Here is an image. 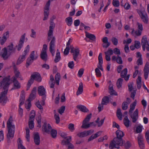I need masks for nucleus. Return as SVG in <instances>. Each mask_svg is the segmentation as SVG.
Returning <instances> with one entry per match:
<instances>
[{
	"mask_svg": "<svg viewBox=\"0 0 149 149\" xmlns=\"http://www.w3.org/2000/svg\"><path fill=\"white\" fill-rule=\"evenodd\" d=\"M92 113H90L87 115L83 121L82 123H88L90 120L92 116Z\"/></svg>",
	"mask_w": 149,
	"mask_h": 149,
	"instance_id": "58836bf2",
	"label": "nucleus"
},
{
	"mask_svg": "<svg viewBox=\"0 0 149 149\" xmlns=\"http://www.w3.org/2000/svg\"><path fill=\"white\" fill-rule=\"evenodd\" d=\"M105 118L103 119H101L100 121H99L100 120V118L98 117L97 118V120L95 121V122L97 123V126L98 127H101L103 124L104 121L105 119Z\"/></svg>",
	"mask_w": 149,
	"mask_h": 149,
	"instance_id": "c756f323",
	"label": "nucleus"
},
{
	"mask_svg": "<svg viewBox=\"0 0 149 149\" xmlns=\"http://www.w3.org/2000/svg\"><path fill=\"white\" fill-rule=\"evenodd\" d=\"M116 137L114 138L109 145L110 149H113L114 148L119 149L120 146H123V142L122 137L124 136V134L119 130L116 131Z\"/></svg>",
	"mask_w": 149,
	"mask_h": 149,
	"instance_id": "f03ea898",
	"label": "nucleus"
},
{
	"mask_svg": "<svg viewBox=\"0 0 149 149\" xmlns=\"http://www.w3.org/2000/svg\"><path fill=\"white\" fill-rule=\"evenodd\" d=\"M99 60L98 64H102L103 63V60L102 57V54L100 53L98 58Z\"/></svg>",
	"mask_w": 149,
	"mask_h": 149,
	"instance_id": "09e8293b",
	"label": "nucleus"
},
{
	"mask_svg": "<svg viewBox=\"0 0 149 149\" xmlns=\"http://www.w3.org/2000/svg\"><path fill=\"white\" fill-rule=\"evenodd\" d=\"M85 35L86 37L93 41H95L96 37L93 34L90 33L87 31H85Z\"/></svg>",
	"mask_w": 149,
	"mask_h": 149,
	"instance_id": "4be33fe9",
	"label": "nucleus"
},
{
	"mask_svg": "<svg viewBox=\"0 0 149 149\" xmlns=\"http://www.w3.org/2000/svg\"><path fill=\"white\" fill-rule=\"evenodd\" d=\"M117 116L118 118L120 120L122 119V114L121 112V110L120 109L118 108L117 111Z\"/></svg>",
	"mask_w": 149,
	"mask_h": 149,
	"instance_id": "473e14b6",
	"label": "nucleus"
},
{
	"mask_svg": "<svg viewBox=\"0 0 149 149\" xmlns=\"http://www.w3.org/2000/svg\"><path fill=\"white\" fill-rule=\"evenodd\" d=\"M13 120L12 116H10L7 122V128L8 132L7 137L9 140L12 139L14 136L15 127V125L13 123Z\"/></svg>",
	"mask_w": 149,
	"mask_h": 149,
	"instance_id": "7ed1b4c3",
	"label": "nucleus"
},
{
	"mask_svg": "<svg viewBox=\"0 0 149 149\" xmlns=\"http://www.w3.org/2000/svg\"><path fill=\"white\" fill-rule=\"evenodd\" d=\"M32 79L35 80L38 82H40L42 80L41 77L39 73L35 72L31 76Z\"/></svg>",
	"mask_w": 149,
	"mask_h": 149,
	"instance_id": "4468645a",
	"label": "nucleus"
},
{
	"mask_svg": "<svg viewBox=\"0 0 149 149\" xmlns=\"http://www.w3.org/2000/svg\"><path fill=\"white\" fill-rule=\"evenodd\" d=\"M77 107L80 110L84 112H88L89 111L88 109L86 107L83 105H79L77 106Z\"/></svg>",
	"mask_w": 149,
	"mask_h": 149,
	"instance_id": "393cba45",
	"label": "nucleus"
},
{
	"mask_svg": "<svg viewBox=\"0 0 149 149\" xmlns=\"http://www.w3.org/2000/svg\"><path fill=\"white\" fill-rule=\"evenodd\" d=\"M87 123H82V125L81 127L82 128L87 129L89 128L91 125L93 123V122H90V123L86 124Z\"/></svg>",
	"mask_w": 149,
	"mask_h": 149,
	"instance_id": "f704fd0d",
	"label": "nucleus"
},
{
	"mask_svg": "<svg viewBox=\"0 0 149 149\" xmlns=\"http://www.w3.org/2000/svg\"><path fill=\"white\" fill-rule=\"evenodd\" d=\"M84 68H82L79 69L78 72V76L81 77L82 74L84 73Z\"/></svg>",
	"mask_w": 149,
	"mask_h": 149,
	"instance_id": "0e129e2a",
	"label": "nucleus"
},
{
	"mask_svg": "<svg viewBox=\"0 0 149 149\" xmlns=\"http://www.w3.org/2000/svg\"><path fill=\"white\" fill-rule=\"evenodd\" d=\"M136 104V100L132 103L130 105V109L129 110V114L131 118L132 119V122L135 123L137 120L138 117L139 111L137 109H136L133 114H132V111L135 108Z\"/></svg>",
	"mask_w": 149,
	"mask_h": 149,
	"instance_id": "20e7f679",
	"label": "nucleus"
},
{
	"mask_svg": "<svg viewBox=\"0 0 149 149\" xmlns=\"http://www.w3.org/2000/svg\"><path fill=\"white\" fill-rule=\"evenodd\" d=\"M109 101V98L108 97L105 96L102 99L101 103L102 105H106Z\"/></svg>",
	"mask_w": 149,
	"mask_h": 149,
	"instance_id": "bb28decb",
	"label": "nucleus"
},
{
	"mask_svg": "<svg viewBox=\"0 0 149 149\" xmlns=\"http://www.w3.org/2000/svg\"><path fill=\"white\" fill-rule=\"evenodd\" d=\"M26 138L27 139L28 141H29L30 139V130L29 128L28 127H27L26 128Z\"/></svg>",
	"mask_w": 149,
	"mask_h": 149,
	"instance_id": "37998d69",
	"label": "nucleus"
},
{
	"mask_svg": "<svg viewBox=\"0 0 149 149\" xmlns=\"http://www.w3.org/2000/svg\"><path fill=\"white\" fill-rule=\"evenodd\" d=\"M60 73L58 72L56 73L55 77L56 84L58 85H59V80L60 79Z\"/></svg>",
	"mask_w": 149,
	"mask_h": 149,
	"instance_id": "72a5a7b5",
	"label": "nucleus"
},
{
	"mask_svg": "<svg viewBox=\"0 0 149 149\" xmlns=\"http://www.w3.org/2000/svg\"><path fill=\"white\" fill-rule=\"evenodd\" d=\"M25 58L24 57L20 56L17 61V64L18 65L22 63L25 59Z\"/></svg>",
	"mask_w": 149,
	"mask_h": 149,
	"instance_id": "a18cd8bd",
	"label": "nucleus"
},
{
	"mask_svg": "<svg viewBox=\"0 0 149 149\" xmlns=\"http://www.w3.org/2000/svg\"><path fill=\"white\" fill-rule=\"evenodd\" d=\"M10 55L8 53L7 49L6 47H5L2 49L1 56V57L4 60H5L7 59Z\"/></svg>",
	"mask_w": 149,
	"mask_h": 149,
	"instance_id": "9b49d317",
	"label": "nucleus"
},
{
	"mask_svg": "<svg viewBox=\"0 0 149 149\" xmlns=\"http://www.w3.org/2000/svg\"><path fill=\"white\" fill-rule=\"evenodd\" d=\"M70 52L72 53L73 58L75 61H77V58L79 54V49L77 47L74 48L72 45L70 46Z\"/></svg>",
	"mask_w": 149,
	"mask_h": 149,
	"instance_id": "423d86ee",
	"label": "nucleus"
},
{
	"mask_svg": "<svg viewBox=\"0 0 149 149\" xmlns=\"http://www.w3.org/2000/svg\"><path fill=\"white\" fill-rule=\"evenodd\" d=\"M25 100V94L24 91H22L20 95V105H22L24 103Z\"/></svg>",
	"mask_w": 149,
	"mask_h": 149,
	"instance_id": "a878e982",
	"label": "nucleus"
},
{
	"mask_svg": "<svg viewBox=\"0 0 149 149\" xmlns=\"http://www.w3.org/2000/svg\"><path fill=\"white\" fill-rule=\"evenodd\" d=\"M49 4L48 3H46L44 8V17L43 19V20L44 21L47 20L48 18L49 14Z\"/></svg>",
	"mask_w": 149,
	"mask_h": 149,
	"instance_id": "f8f14e48",
	"label": "nucleus"
},
{
	"mask_svg": "<svg viewBox=\"0 0 149 149\" xmlns=\"http://www.w3.org/2000/svg\"><path fill=\"white\" fill-rule=\"evenodd\" d=\"M124 123L126 127H129L130 121L127 116H126L124 119Z\"/></svg>",
	"mask_w": 149,
	"mask_h": 149,
	"instance_id": "2f4dec72",
	"label": "nucleus"
},
{
	"mask_svg": "<svg viewBox=\"0 0 149 149\" xmlns=\"http://www.w3.org/2000/svg\"><path fill=\"white\" fill-rule=\"evenodd\" d=\"M145 137L146 141L149 144V131L148 130L145 134Z\"/></svg>",
	"mask_w": 149,
	"mask_h": 149,
	"instance_id": "774afa93",
	"label": "nucleus"
},
{
	"mask_svg": "<svg viewBox=\"0 0 149 149\" xmlns=\"http://www.w3.org/2000/svg\"><path fill=\"white\" fill-rule=\"evenodd\" d=\"M34 141L36 144L39 145L40 143V137L38 132L35 134L34 135Z\"/></svg>",
	"mask_w": 149,
	"mask_h": 149,
	"instance_id": "412c9836",
	"label": "nucleus"
},
{
	"mask_svg": "<svg viewBox=\"0 0 149 149\" xmlns=\"http://www.w3.org/2000/svg\"><path fill=\"white\" fill-rule=\"evenodd\" d=\"M137 30L136 31L137 34L139 36H140L143 30V28L142 24L139 22L137 23Z\"/></svg>",
	"mask_w": 149,
	"mask_h": 149,
	"instance_id": "6ab92c4d",
	"label": "nucleus"
},
{
	"mask_svg": "<svg viewBox=\"0 0 149 149\" xmlns=\"http://www.w3.org/2000/svg\"><path fill=\"white\" fill-rule=\"evenodd\" d=\"M47 45L45 44H44L40 56L41 59L45 62L48 60V55L47 52Z\"/></svg>",
	"mask_w": 149,
	"mask_h": 149,
	"instance_id": "0eeeda50",
	"label": "nucleus"
},
{
	"mask_svg": "<svg viewBox=\"0 0 149 149\" xmlns=\"http://www.w3.org/2000/svg\"><path fill=\"white\" fill-rule=\"evenodd\" d=\"M35 56V51H33L31 53L29 57V58H31V59H33L34 60H36L37 58V57H34Z\"/></svg>",
	"mask_w": 149,
	"mask_h": 149,
	"instance_id": "13d9d810",
	"label": "nucleus"
},
{
	"mask_svg": "<svg viewBox=\"0 0 149 149\" xmlns=\"http://www.w3.org/2000/svg\"><path fill=\"white\" fill-rule=\"evenodd\" d=\"M51 130V134L52 137L54 138H55L57 134L56 131L55 130L52 129Z\"/></svg>",
	"mask_w": 149,
	"mask_h": 149,
	"instance_id": "c03bdc74",
	"label": "nucleus"
},
{
	"mask_svg": "<svg viewBox=\"0 0 149 149\" xmlns=\"http://www.w3.org/2000/svg\"><path fill=\"white\" fill-rule=\"evenodd\" d=\"M68 128L70 131L72 132L74 130V125L72 123H70L68 125Z\"/></svg>",
	"mask_w": 149,
	"mask_h": 149,
	"instance_id": "6e6d98bb",
	"label": "nucleus"
},
{
	"mask_svg": "<svg viewBox=\"0 0 149 149\" xmlns=\"http://www.w3.org/2000/svg\"><path fill=\"white\" fill-rule=\"evenodd\" d=\"M29 125L30 129L32 130L34 127V123L33 121H29Z\"/></svg>",
	"mask_w": 149,
	"mask_h": 149,
	"instance_id": "e2e57ef3",
	"label": "nucleus"
},
{
	"mask_svg": "<svg viewBox=\"0 0 149 149\" xmlns=\"http://www.w3.org/2000/svg\"><path fill=\"white\" fill-rule=\"evenodd\" d=\"M34 60L33 59H31V58H29V57L26 60V67L28 68L29 65H31Z\"/></svg>",
	"mask_w": 149,
	"mask_h": 149,
	"instance_id": "79ce46f5",
	"label": "nucleus"
},
{
	"mask_svg": "<svg viewBox=\"0 0 149 149\" xmlns=\"http://www.w3.org/2000/svg\"><path fill=\"white\" fill-rule=\"evenodd\" d=\"M68 66L70 68L73 69L74 66V62L71 61L69 62L68 64Z\"/></svg>",
	"mask_w": 149,
	"mask_h": 149,
	"instance_id": "69168bd1",
	"label": "nucleus"
},
{
	"mask_svg": "<svg viewBox=\"0 0 149 149\" xmlns=\"http://www.w3.org/2000/svg\"><path fill=\"white\" fill-rule=\"evenodd\" d=\"M113 51L111 49H109L107 52H105V54L111 56L113 54Z\"/></svg>",
	"mask_w": 149,
	"mask_h": 149,
	"instance_id": "338daca9",
	"label": "nucleus"
},
{
	"mask_svg": "<svg viewBox=\"0 0 149 149\" xmlns=\"http://www.w3.org/2000/svg\"><path fill=\"white\" fill-rule=\"evenodd\" d=\"M36 93H31L28 99L29 101H31V100H33L36 97Z\"/></svg>",
	"mask_w": 149,
	"mask_h": 149,
	"instance_id": "603ef678",
	"label": "nucleus"
},
{
	"mask_svg": "<svg viewBox=\"0 0 149 149\" xmlns=\"http://www.w3.org/2000/svg\"><path fill=\"white\" fill-rule=\"evenodd\" d=\"M55 38L53 36L49 44V50L52 56H54L55 55V51L54 48L55 45Z\"/></svg>",
	"mask_w": 149,
	"mask_h": 149,
	"instance_id": "6e6552de",
	"label": "nucleus"
},
{
	"mask_svg": "<svg viewBox=\"0 0 149 149\" xmlns=\"http://www.w3.org/2000/svg\"><path fill=\"white\" fill-rule=\"evenodd\" d=\"M134 45L135 48L136 49H139L141 47V43L139 41H135Z\"/></svg>",
	"mask_w": 149,
	"mask_h": 149,
	"instance_id": "4d7b16f0",
	"label": "nucleus"
},
{
	"mask_svg": "<svg viewBox=\"0 0 149 149\" xmlns=\"http://www.w3.org/2000/svg\"><path fill=\"white\" fill-rule=\"evenodd\" d=\"M38 94L40 96L44 95L46 93L45 90L43 86H40L38 88Z\"/></svg>",
	"mask_w": 149,
	"mask_h": 149,
	"instance_id": "aec40b11",
	"label": "nucleus"
},
{
	"mask_svg": "<svg viewBox=\"0 0 149 149\" xmlns=\"http://www.w3.org/2000/svg\"><path fill=\"white\" fill-rule=\"evenodd\" d=\"M116 62L119 64H122L123 63V61L121 57L118 55L117 56Z\"/></svg>",
	"mask_w": 149,
	"mask_h": 149,
	"instance_id": "bf43d9fd",
	"label": "nucleus"
},
{
	"mask_svg": "<svg viewBox=\"0 0 149 149\" xmlns=\"http://www.w3.org/2000/svg\"><path fill=\"white\" fill-rule=\"evenodd\" d=\"M55 27V24L53 22L52 19L50 21V26L49 27V30L48 32H52L53 33V29Z\"/></svg>",
	"mask_w": 149,
	"mask_h": 149,
	"instance_id": "c85d7f7f",
	"label": "nucleus"
},
{
	"mask_svg": "<svg viewBox=\"0 0 149 149\" xmlns=\"http://www.w3.org/2000/svg\"><path fill=\"white\" fill-rule=\"evenodd\" d=\"M83 84L82 82H81L79 84V86L77 92V95H78L81 94L83 91Z\"/></svg>",
	"mask_w": 149,
	"mask_h": 149,
	"instance_id": "b1692460",
	"label": "nucleus"
},
{
	"mask_svg": "<svg viewBox=\"0 0 149 149\" xmlns=\"http://www.w3.org/2000/svg\"><path fill=\"white\" fill-rule=\"evenodd\" d=\"M137 11L142 21L145 24H147L148 22V18L147 14L145 11H142L139 9Z\"/></svg>",
	"mask_w": 149,
	"mask_h": 149,
	"instance_id": "39448f33",
	"label": "nucleus"
},
{
	"mask_svg": "<svg viewBox=\"0 0 149 149\" xmlns=\"http://www.w3.org/2000/svg\"><path fill=\"white\" fill-rule=\"evenodd\" d=\"M30 101H29L27 100L25 102V107L28 111H29L30 110V108L31 106V104Z\"/></svg>",
	"mask_w": 149,
	"mask_h": 149,
	"instance_id": "ea45409f",
	"label": "nucleus"
},
{
	"mask_svg": "<svg viewBox=\"0 0 149 149\" xmlns=\"http://www.w3.org/2000/svg\"><path fill=\"white\" fill-rule=\"evenodd\" d=\"M65 21L68 26H70L72 24V19L71 17H69L66 18Z\"/></svg>",
	"mask_w": 149,
	"mask_h": 149,
	"instance_id": "c9c22d12",
	"label": "nucleus"
},
{
	"mask_svg": "<svg viewBox=\"0 0 149 149\" xmlns=\"http://www.w3.org/2000/svg\"><path fill=\"white\" fill-rule=\"evenodd\" d=\"M127 72V68H125L121 72L120 76L122 78H124L126 81H127L129 79L130 75L128 74L126 76Z\"/></svg>",
	"mask_w": 149,
	"mask_h": 149,
	"instance_id": "f3484780",
	"label": "nucleus"
},
{
	"mask_svg": "<svg viewBox=\"0 0 149 149\" xmlns=\"http://www.w3.org/2000/svg\"><path fill=\"white\" fill-rule=\"evenodd\" d=\"M25 36L26 34L24 33L21 36L18 45L16 46L17 47V49L18 51L20 50L23 46Z\"/></svg>",
	"mask_w": 149,
	"mask_h": 149,
	"instance_id": "9d476101",
	"label": "nucleus"
},
{
	"mask_svg": "<svg viewBox=\"0 0 149 149\" xmlns=\"http://www.w3.org/2000/svg\"><path fill=\"white\" fill-rule=\"evenodd\" d=\"M13 66L14 67V73L15 74V76H14L13 77H15L17 79V78H18L21 75L20 74V72L17 70L16 67L14 63H13Z\"/></svg>",
	"mask_w": 149,
	"mask_h": 149,
	"instance_id": "cd10ccee",
	"label": "nucleus"
},
{
	"mask_svg": "<svg viewBox=\"0 0 149 149\" xmlns=\"http://www.w3.org/2000/svg\"><path fill=\"white\" fill-rule=\"evenodd\" d=\"M65 110V107L62 106L61 108L58 110V112L61 114H62L64 112Z\"/></svg>",
	"mask_w": 149,
	"mask_h": 149,
	"instance_id": "680f3d73",
	"label": "nucleus"
},
{
	"mask_svg": "<svg viewBox=\"0 0 149 149\" xmlns=\"http://www.w3.org/2000/svg\"><path fill=\"white\" fill-rule=\"evenodd\" d=\"M61 58L60 53H56L55 58L54 60V62L55 63L58 62L60 60Z\"/></svg>",
	"mask_w": 149,
	"mask_h": 149,
	"instance_id": "4c0bfd02",
	"label": "nucleus"
},
{
	"mask_svg": "<svg viewBox=\"0 0 149 149\" xmlns=\"http://www.w3.org/2000/svg\"><path fill=\"white\" fill-rule=\"evenodd\" d=\"M112 4L115 7H118L120 5V3L118 0H113Z\"/></svg>",
	"mask_w": 149,
	"mask_h": 149,
	"instance_id": "8fccbe9b",
	"label": "nucleus"
},
{
	"mask_svg": "<svg viewBox=\"0 0 149 149\" xmlns=\"http://www.w3.org/2000/svg\"><path fill=\"white\" fill-rule=\"evenodd\" d=\"M137 139L138 143L143 141V136L141 134L138 135Z\"/></svg>",
	"mask_w": 149,
	"mask_h": 149,
	"instance_id": "052dcab7",
	"label": "nucleus"
},
{
	"mask_svg": "<svg viewBox=\"0 0 149 149\" xmlns=\"http://www.w3.org/2000/svg\"><path fill=\"white\" fill-rule=\"evenodd\" d=\"M141 78L139 76L136 80L137 87L138 89H139L141 86Z\"/></svg>",
	"mask_w": 149,
	"mask_h": 149,
	"instance_id": "7c9ffc66",
	"label": "nucleus"
},
{
	"mask_svg": "<svg viewBox=\"0 0 149 149\" xmlns=\"http://www.w3.org/2000/svg\"><path fill=\"white\" fill-rule=\"evenodd\" d=\"M113 44L115 45H117L118 44V40L115 37H113L111 39Z\"/></svg>",
	"mask_w": 149,
	"mask_h": 149,
	"instance_id": "de8ad7c7",
	"label": "nucleus"
},
{
	"mask_svg": "<svg viewBox=\"0 0 149 149\" xmlns=\"http://www.w3.org/2000/svg\"><path fill=\"white\" fill-rule=\"evenodd\" d=\"M12 80L14 83V87L12 89H18L20 88V83L18 82L16 79L15 77H13L12 78Z\"/></svg>",
	"mask_w": 149,
	"mask_h": 149,
	"instance_id": "2eb2a0df",
	"label": "nucleus"
},
{
	"mask_svg": "<svg viewBox=\"0 0 149 149\" xmlns=\"http://www.w3.org/2000/svg\"><path fill=\"white\" fill-rule=\"evenodd\" d=\"M123 81V79L121 78H120L118 80L117 82V85L118 88H120L121 87Z\"/></svg>",
	"mask_w": 149,
	"mask_h": 149,
	"instance_id": "e433bc0d",
	"label": "nucleus"
},
{
	"mask_svg": "<svg viewBox=\"0 0 149 149\" xmlns=\"http://www.w3.org/2000/svg\"><path fill=\"white\" fill-rule=\"evenodd\" d=\"M13 46L14 45L13 43L11 42L7 47H6L9 54H11L12 53H14L15 52V49L14 48Z\"/></svg>",
	"mask_w": 149,
	"mask_h": 149,
	"instance_id": "a211bd4d",
	"label": "nucleus"
},
{
	"mask_svg": "<svg viewBox=\"0 0 149 149\" xmlns=\"http://www.w3.org/2000/svg\"><path fill=\"white\" fill-rule=\"evenodd\" d=\"M86 131L81 132L77 134V136L79 137L82 138L86 136Z\"/></svg>",
	"mask_w": 149,
	"mask_h": 149,
	"instance_id": "864d4df0",
	"label": "nucleus"
},
{
	"mask_svg": "<svg viewBox=\"0 0 149 149\" xmlns=\"http://www.w3.org/2000/svg\"><path fill=\"white\" fill-rule=\"evenodd\" d=\"M9 32L7 31L3 34L2 37H0V42L1 45H3L6 42L9 38Z\"/></svg>",
	"mask_w": 149,
	"mask_h": 149,
	"instance_id": "1a4fd4ad",
	"label": "nucleus"
},
{
	"mask_svg": "<svg viewBox=\"0 0 149 149\" xmlns=\"http://www.w3.org/2000/svg\"><path fill=\"white\" fill-rule=\"evenodd\" d=\"M33 79L31 77L30 79L29 80L27 85V90H29L31 85L33 83Z\"/></svg>",
	"mask_w": 149,
	"mask_h": 149,
	"instance_id": "a19ab883",
	"label": "nucleus"
},
{
	"mask_svg": "<svg viewBox=\"0 0 149 149\" xmlns=\"http://www.w3.org/2000/svg\"><path fill=\"white\" fill-rule=\"evenodd\" d=\"M143 70L144 72L149 73V63L148 62L146 63Z\"/></svg>",
	"mask_w": 149,
	"mask_h": 149,
	"instance_id": "49530a36",
	"label": "nucleus"
},
{
	"mask_svg": "<svg viewBox=\"0 0 149 149\" xmlns=\"http://www.w3.org/2000/svg\"><path fill=\"white\" fill-rule=\"evenodd\" d=\"M49 84L51 88H54L55 85V81L53 76L52 75L50 76V79Z\"/></svg>",
	"mask_w": 149,
	"mask_h": 149,
	"instance_id": "5701e85b",
	"label": "nucleus"
},
{
	"mask_svg": "<svg viewBox=\"0 0 149 149\" xmlns=\"http://www.w3.org/2000/svg\"><path fill=\"white\" fill-rule=\"evenodd\" d=\"M148 42L147 40V38L146 36H144L141 40V44L142 47V49L143 51H145L146 50V46L148 45Z\"/></svg>",
	"mask_w": 149,
	"mask_h": 149,
	"instance_id": "dca6fc26",
	"label": "nucleus"
},
{
	"mask_svg": "<svg viewBox=\"0 0 149 149\" xmlns=\"http://www.w3.org/2000/svg\"><path fill=\"white\" fill-rule=\"evenodd\" d=\"M10 78V76L6 77L0 83V89L3 88L4 90L3 92H2L0 94V103L2 105H5L8 100L6 95L8 87L10 84L9 82Z\"/></svg>",
	"mask_w": 149,
	"mask_h": 149,
	"instance_id": "f257e3e1",
	"label": "nucleus"
},
{
	"mask_svg": "<svg viewBox=\"0 0 149 149\" xmlns=\"http://www.w3.org/2000/svg\"><path fill=\"white\" fill-rule=\"evenodd\" d=\"M128 103L127 102H123L122 104V109L124 110H126L128 108Z\"/></svg>",
	"mask_w": 149,
	"mask_h": 149,
	"instance_id": "3c124183",
	"label": "nucleus"
},
{
	"mask_svg": "<svg viewBox=\"0 0 149 149\" xmlns=\"http://www.w3.org/2000/svg\"><path fill=\"white\" fill-rule=\"evenodd\" d=\"M95 72L97 77H100L101 76V73L98 68H97L95 69Z\"/></svg>",
	"mask_w": 149,
	"mask_h": 149,
	"instance_id": "5fc2aeb1",
	"label": "nucleus"
},
{
	"mask_svg": "<svg viewBox=\"0 0 149 149\" xmlns=\"http://www.w3.org/2000/svg\"><path fill=\"white\" fill-rule=\"evenodd\" d=\"M42 130L43 131L49 134L50 130H52V127L49 124H47L45 123H44L42 127Z\"/></svg>",
	"mask_w": 149,
	"mask_h": 149,
	"instance_id": "ddd939ff",
	"label": "nucleus"
}]
</instances>
